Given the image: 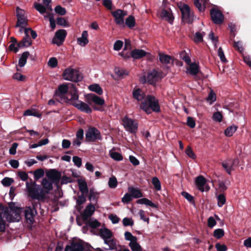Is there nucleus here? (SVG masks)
<instances>
[{
	"instance_id": "f257e3e1",
	"label": "nucleus",
	"mask_w": 251,
	"mask_h": 251,
	"mask_svg": "<svg viewBox=\"0 0 251 251\" xmlns=\"http://www.w3.org/2000/svg\"><path fill=\"white\" fill-rule=\"evenodd\" d=\"M132 94L135 99L141 101L140 107L147 113H151V110L155 112L160 111L158 100L154 97L151 95L146 97L144 92L139 89H134Z\"/></svg>"
},
{
	"instance_id": "f03ea898",
	"label": "nucleus",
	"mask_w": 251,
	"mask_h": 251,
	"mask_svg": "<svg viewBox=\"0 0 251 251\" xmlns=\"http://www.w3.org/2000/svg\"><path fill=\"white\" fill-rule=\"evenodd\" d=\"M55 97L57 100L60 99V102H70L71 101L78 99L77 90L75 85L72 83L62 84L58 86L55 93Z\"/></svg>"
},
{
	"instance_id": "7ed1b4c3",
	"label": "nucleus",
	"mask_w": 251,
	"mask_h": 251,
	"mask_svg": "<svg viewBox=\"0 0 251 251\" xmlns=\"http://www.w3.org/2000/svg\"><path fill=\"white\" fill-rule=\"evenodd\" d=\"M26 189L28 195L33 199L40 200L43 199L45 196L44 190L40 186L37 185L36 182H33L32 180L30 182H26Z\"/></svg>"
},
{
	"instance_id": "20e7f679",
	"label": "nucleus",
	"mask_w": 251,
	"mask_h": 251,
	"mask_svg": "<svg viewBox=\"0 0 251 251\" xmlns=\"http://www.w3.org/2000/svg\"><path fill=\"white\" fill-rule=\"evenodd\" d=\"M3 213H5V219L9 222H18L20 219V213L21 209L17 207H13L10 205L9 208H1Z\"/></svg>"
},
{
	"instance_id": "39448f33",
	"label": "nucleus",
	"mask_w": 251,
	"mask_h": 251,
	"mask_svg": "<svg viewBox=\"0 0 251 251\" xmlns=\"http://www.w3.org/2000/svg\"><path fill=\"white\" fill-rule=\"evenodd\" d=\"M63 77L65 80L73 82L80 81L83 78L78 71L72 68L66 69L63 73Z\"/></svg>"
},
{
	"instance_id": "423d86ee",
	"label": "nucleus",
	"mask_w": 251,
	"mask_h": 251,
	"mask_svg": "<svg viewBox=\"0 0 251 251\" xmlns=\"http://www.w3.org/2000/svg\"><path fill=\"white\" fill-rule=\"evenodd\" d=\"M86 140L87 142H95L97 140H101L102 137L100 131L94 127L88 128L85 134Z\"/></svg>"
},
{
	"instance_id": "0eeeda50",
	"label": "nucleus",
	"mask_w": 251,
	"mask_h": 251,
	"mask_svg": "<svg viewBox=\"0 0 251 251\" xmlns=\"http://www.w3.org/2000/svg\"><path fill=\"white\" fill-rule=\"evenodd\" d=\"M182 14V19L183 22L191 23L194 20V15L190 11V7L187 4H183L180 6Z\"/></svg>"
},
{
	"instance_id": "6e6552de",
	"label": "nucleus",
	"mask_w": 251,
	"mask_h": 251,
	"mask_svg": "<svg viewBox=\"0 0 251 251\" xmlns=\"http://www.w3.org/2000/svg\"><path fill=\"white\" fill-rule=\"evenodd\" d=\"M123 125L127 131L131 133L136 132L138 128V124L134 121L125 117L123 119Z\"/></svg>"
},
{
	"instance_id": "1a4fd4ad",
	"label": "nucleus",
	"mask_w": 251,
	"mask_h": 251,
	"mask_svg": "<svg viewBox=\"0 0 251 251\" xmlns=\"http://www.w3.org/2000/svg\"><path fill=\"white\" fill-rule=\"evenodd\" d=\"M65 29H59L56 31L55 36L52 40V43L59 46L63 44L67 35Z\"/></svg>"
},
{
	"instance_id": "9d476101",
	"label": "nucleus",
	"mask_w": 251,
	"mask_h": 251,
	"mask_svg": "<svg viewBox=\"0 0 251 251\" xmlns=\"http://www.w3.org/2000/svg\"><path fill=\"white\" fill-rule=\"evenodd\" d=\"M238 164V159H227L222 162V166L228 174H230L231 172L235 169Z\"/></svg>"
},
{
	"instance_id": "9b49d317",
	"label": "nucleus",
	"mask_w": 251,
	"mask_h": 251,
	"mask_svg": "<svg viewBox=\"0 0 251 251\" xmlns=\"http://www.w3.org/2000/svg\"><path fill=\"white\" fill-rule=\"evenodd\" d=\"M195 183L198 189L201 192H207L210 190V187L206 184V179L201 176L196 177Z\"/></svg>"
},
{
	"instance_id": "f8f14e48",
	"label": "nucleus",
	"mask_w": 251,
	"mask_h": 251,
	"mask_svg": "<svg viewBox=\"0 0 251 251\" xmlns=\"http://www.w3.org/2000/svg\"><path fill=\"white\" fill-rule=\"evenodd\" d=\"M69 103L73 104L75 107L80 110L82 112L86 113H91L92 109L86 103L80 100L71 101Z\"/></svg>"
},
{
	"instance_id": "ddd939ff",
	"label": "nucleus",
	"mask_w": 251,
	"mask_h": 251,
	"mask_svg": "<svg viewBox=\"0 0 251 251\" xmlns=\"http://www.w3.org/2000/svg\"><path fill=\"white\" fill-rule=\"evenodd\" d=\"M210 15L212 20L215 24H220L224 21V15L218 9L212 8L210 10Z\"/></svg>"
},
{
	"instance_id": "4468645a",
	"label": "nucleus",
	"mask_w": 251,
	"mask_h": 251,
	"mask_svg": "<svg viewBox=\"0 0 251 251\" xmlns=\"http://www.w3.org/2000/svg\"><path fill=\"white\" fill-rule=\"evenodd\" d=\"M112 14L115 18L116 24L123 25L124 24V18L126 14L121 9H118L112 12Z\"/></svg>"
},
{
	"instance_id": "2eb2a0df",
	"label": "nucleus",
	"mask_w": 251,
	"mask_h": 251,
	"mask_svg": "<svg viewBox=\"0 0 251 251\" xmlns=\"http://www.w3.org/2000/svg\"><path fill=\"white\" fill-rule=\"evenodd\" d=\"M37 212L34 207L32 208L30 207H26L25 211V215L27 222L32 223L34 220V217L36 215Z\"/></svg>"
},
{
	"instance_id": "dca6fc26",
	"label": "nucleus",
	"mask_w": 251,
	"mask_h": 251,
	"mask_svg": "<svg viewBox=\"0 0 251 251\" xmlns=\"http://www.w3.org/2000/svg\"><path fill=\"white\" fill-rule=\"evenodd\" d=\"M160 17L162 19L168 21L169 23L173 24L174 17L171 8L163 9L161 12Z\"/></svg>"
},
{
	"instance_id": "f3484780",
	"label": "nucleus",
	"mask_w": 251,
	"mask_h": 251,
	"mask_svg": "<svg viewBox=\"0 0 251 251\" xmlns=\"http://www.w3.org/2000/svg\"><path fill=\"white\" fill-rule=\"evenodd\" d=\"M87 99L89 104H91V101H93L95 104L102 105L104 103V100L103 99L96 95L94 94H88L87 96Z\"/></svg>"
},
{
	"instance_id": "a211bd4d",
	"label": "nucleus",
	"mask_w": 251,
	"mask_h": 251,
	"mask_svg": "<svg viewBox=\"0 0 251 251\" xmlns=\"http://www.w3.org/2000/svg\"><path fill=\"white\" fill-rule=\"evenodd\" d=\"M159 78V75L157 71L153 70L150 72L147 75V82L154 85Z\"/></svg>"
},
{
	"instance_id": "6ab92c4d",
	"label": "nucleus",
	"mask_w": 251,
	"mask_h": 251,
	"mask_svg": "<svg viewBox=\"0 0 251 251\" xmlns=\"http://www.w3.org/2000/svg\"><path fill=\"white\" fill-rule=\"evenodd\" d=\"M186 73L192 75H196L199 72L200 68L198 64L195 63H190L188 64Z\"/></svg>"
},
{
	"instance_id": "aec40b11",
	"label": "nucleus",
	"mask_w": 251,
	"mask_h": 251,
	"mask_svg": "<svg viewBox=\"0 0 251 251\" xmlns=\"http://www.w3.org/2000/svg\"><path fill=\"white\" fill-rule=\"evenodd\" d=\"M83 245L79 243H72L71 245L66 246L65 251H83Z\"/></svg>"
},
{
	"instance_id": "412c9836",
	"label": "nucleus",
	"mask_w": 251,
	"mask_h": 251,
	"mask_svg": "<svg viewBox=\"0 0 251 251\" xmlns=\"http://www.w3.org/2000/svg\"><path fill=\"white\" fill-rule=\"evenodd\" d=\"M88 37V34L87 31H83L82 33L81 36L77 39L78 45L82 47L85 46L89 42Z\"/></svg>"
},
{
	"instance_id": "4be33fe9",
	"label": "nucleus",
	"mask_w": 251,
	"mask_h": 251,
	"mask_svg": "<svg viewBox=\"0 0 251 251\" xmlns=\"http://www.w3.org/2000/svg\"><path fill=\"white\" fill-rule=\"evenodd\" d=\"M147 52L143 50L135 49L130 52V56L134 59H139L146 56Z\"/></svg>"
},
{
	"instance_id": "5701e85b",
	"label": "nucleus",
	"mask_w": 251,
	"mask_h": 251,
	"mask_svg": "<svg viewBox=\"0 0 251 251\" xmlns=\"http://www.w3.org/2000/svg\"><path fill=\"white\" fill-rule=\"evenodd\" d=\"M77 183L79 187V190L82 194H86L88 192V188L87 184L84 179H78Z\"/></svg>"
},
{
	"instance_id": "b1692460",
	"label": "nucleus",
	"mask_w": 251,
	"mask_h": 251,
	"mask_svg": "<svg viewBox=\"0 0 251 251\" xmlns=\"http://www.w3.org/2000/svg\"><path fill=\"white\" fill-rule=\"evenodd\" d=\"M208 0H194V4L199 11L203 12L205 8V5Z\"/></svg>"
},
{
	"instance_id": "393cba45",
	"label": "nucleus",
	"mask_w": 251,
	"mask_h": 251,
	"mask_svg": "<svg viewBox=\"0 0 251 251\" xmlns=\"http://www.w3.org/2000/svg\"><path fill=\"white\" fill-rule=\"evenodd\" d=\"M32 41L30 36L28 35H25V37L23 40L19 42L17 46L19 48H21L24 47H29L31 44Z\"/></svg>"
},
{
	"instance_id": "a878e982",
	"label": "nucleus",
	"mask_w": 251,
	"mask_h": 251,
	"mask_svg": "<svg viewBox=\"0 0 251 251\" xmlns=\"http://www.w3.org/2000/svg\"><path fill=\"white\" fill-rule=\"evenodd\" d=\"M47 176L53 181H58L60 177V173L55 170H50L47 174Z\"/></svg>"
},
{
	"instance_id": "bb28decb",
	"label": "nucleus",
	"mask_w": 251,
	"mask_h": 251,
	"mask_svg": "<svg viewBox=\"0 0 251 251\" xmlns=\"http://www.w3.org/2000/svg\"><path fill=\"white\" fill-rule=\"evenodd\" d=\"M128 191L130 192L131 196L135 199L142 198L143 194L141 191L138 188L133 187H129L128 189Z\"/></svg>"
},
{
	"instance_id": "cd10ccee",
	"label": "nucleus",
	"mask_w": 251,
	"mask_h": 251,
	"mask_svg": "<svg viewBox=\"0 0 251 251\" xmlns=\"http://www.w3.org/2000/svg\"><path fill=\"white\" fill-rule=\"evenodd\" d=\"M100 233L101 238L104 240V241L105 240L111 238L112 236L111 231L106 228H101Z\"/></svg>"
},
{
	"instance_id": "c85d7f7f",
	"label": "nucleus",
	"mask_w": 251,
	"mask_h": 251,
	"mask_svg": "<svg viewBox=\"0 0 251 251\" xmlns=\"http://www.w3.org/2000/svg\"><path fill=\"white\" fill-rule=\"evenodd\" d=\"M42 185H43V188L45 190L46 193H49V191L52 189V182L46 178L43 179Z\"/></svg>"
},
{
	"instance_id": "c756f323",
	"label": "nucleus",
	"mask_w": 251,
	"mask_h": 251,
	"mask_svg": "<svg viewBox=\"0 0 251 251\" xmlns=\"http://www.w3.org/2000/svg\"><path fill=\"white\" fill-rule=\"evenodd\" d=\"M29 55V53L28 51H25L22 53L18 62V65L20 67H23L25 65Z\"/></svg>"
},
{
	"instance_id": "7c9ffc66",
	"label": "nucleus",
	"mask_w": 251,
	"mask_h": 251,
	"mask_svg": "<svg viewBox=\"0 0 251 251\" xmlns=\"http://www.w3.org/2000/svg\"><path fill=\"white\" fill-rule=\"evenodd\" d=\"M5 213H3L1 208H0V232L3 231L5 228Z\"/></svg>"
},
{
	"instance_id": "2f4dec72",
	"label": "nucleus",
	"mask_w": 251,
	"mask_h": 251,
	"mask_svg": "<svg viewBox=\"0 0 251 251\" xmlns=\"http://www.w3.org/2000/svg\"><path fill=\"white\" fill-rule=\"evenodd\" d=\"M137 203L140 204H145L151 207H156V205L154 203L147 198L140 199L137 201Z\"/></svg>"
},
{
	"instance_id": "473e14b6",
	"label": "nucleus",
	"mask_w": 251,
	"mask_h": 251,
	"mask_svg": "<svg viewBox=\"0 0 251 251\" xmlns=\"http://www.w3.org/2000/svg\"><path fill=\"white\" fill-rule=\"evenodd\" d=\"M238 127L235 125H232L227 127L225 130V134L226 136L230 137L237 130Z\"/></svg>"
},
{
	"instance_id": "72a5a7b5",
	"label": "nucleus",
	"mask_w": 251,
	"mask_h": 251,
	"mask_svg": "<svg viewBox=\"0 0 251 251\" xmlns=\"http://www.w3.org/2000/svg\"><path fill=\"white\" fill-rule=\"evenodd\" d=\"M26 17L17 18V22L15 25L16 27H25L27 25Z\"/></svg>"
},
{
	"instance_id": "f704fd0d",
	"label": "nucleus",
	"mask_w": 251,
	"mask_h": 251,
	"mask_svg": "<svg viewBox=\"0 0 251 251\" xmlns=\"http://www.w3.org/2000/svg\"><path fill=\"white\" fill-rule=\"evenodd\" d=\"M159 55V60L163 64H169L172 60V57L168 55L160 53Z\"/></svg>"
},
{
	"instance_id": "c9c22d12",
	"label": "nucleus",
	"mask_w": 251,
	"mask_h": 251,
	"mask_svg": "<svg viewBox=\"0 0 251 251\" xmlns=\"http://www.w3.org/2000/svg\"><path fill=\"white\" fill-rule=\"evenodd\" d=\"M104 242L109 247V248L107 249V250H113L116 249V243L114 239L110 238L108 239L105 240Z\"/></svg>"
},
{
	"instance_id": "e433bc0d",
	"label": "nucleus",
	"mask_w": 251,
	"mask_h": 251,
	"mask_svg": "<svg viewBox=\"0 0 251 251\" xmlns=\"http://www.w3.org/2000/svg\"><path fill=\"white\" fill-rule=\"evenodd\" d=\"M89 89L91 91L95 92L98 94L99 95H101L103 92L101 88L98 84H94L90 85L89 86Z\"/></svg>"
},
{
	"instance_id": "4c0bfd02",
	"label": "nucleus",
	"mask_w": 251,
	"mask_h": 251,
	"mask_svg": "<svg viewBox=\"0 0 251 251\" xmlns=\"http://www.w3.org/2000/svg\"><path fill=\"white\" fill-rule=\"evenodd\" d=\"M151 182L154 188L156 191H160L161 189V183L159 179L157 177H153L152 178Z\"/></svg>"
},
{
	"instance_id": "58836bf2",
	"label": "nucleus",
	"mask_w": 251,
	"mask_h": 251,
	"mask_svg": "<svg viewBox=\"0 0 251 251\" xmlns=\"http://www.w3.org/2000/svg\"><path fill=\"white\" fill-rule=\"evenodd\" d=\"M129 246L131 248L132 251H142L141 246L137 243V241L133 242H130Z\"/></svg>"
},
{
	"instance_id": "ea45409f",
	"label": "nucleus",
	"mask_w": 251,
	"mask_h": 251,
	"mask_svg": "<svg viewBox=\"0 0 251 251\" xmlns=\"http://www.w3.org/2000/svg\"><path fill=\"white\" fill-rule=\"evenodd\" d=\"M95 209V208L93 205H91V204L88 205L86 207V208L84 210V216H85L86 217L91 216L92 215V214L93 213V212H94Z\"/></svg>"
},
{
	"instance_id": "a19ab883",
	"label": "nucleus",
	"mask_w": 251,
	"mask_h": 251,
	"mask_svg": "<svg viewBox=\"0 0 251 251\" xmlns=\"http://www.w3.org/2000/svg\"><path fill=\"white\" fill-rule=\"evenodd\" d=\"M218 205L219 207H222L226 203V199L225 196L223 194H219L217 196Z\"/></svg>"
},
{
	"instance_id": "79ce46f5",
	"label": "nucleus",
	"mask_w": 251,
	"mask_h": 251,
	"mask_svg": "<svg viewBox=\"0 0 251 251\" xmlns=\"http://www.w3.org/2000/svg\"><path fill=\"white\" fill-rule=\"evenodd\" d=\"M108 186L110 188H115L118 185V182L117 178L115 176H112L109 178L108 180Z\"/></svg>"
},
{
	"instance_id": "37998d69",
	"label": "nucleus",
	"mask_w": 251,
	"mask_h": 251,
	"mask_svg": "<svg viewBox=\"0 0 251 251\" xmlns=\"http://www.w3.org/2000/svg\"><path fill=\"white\" fill-rule=\"evenodd\" d=\"M179 57L187 64H189L191 63V59L188 54L185 52V51L181 52L179 54Z\"/></svg>"
},
{
	"instance_id": "c03bdc74",
	"label": "nucleus",
	"mask_w": 251,
	"mask_h": 251,
	"mask_svg": "<svg viewBox=\"0 0 251 251\" xmlns=\"http://www.w3.org/2000/svg\"><path fill=\"white\" fill-rule=\"evenodd\" d=\"M125 238L126 240L129 241L130 242H133L135 241H137V237L132 235V234L129 231L125 232Z\"/></svg>"
},
{
	"instance_id": "a18cd8bd",
	"label": "nucleus",
	"mask_w": 251,
	"mask_h": 251,
	"mask_svg": "<svg viewBox=\"0 0 251 251\" xmlns=\"http://www.w3.org/2000/svg\"><path fill=\"white\" fill-rule=\"evenodd\" d=\"M34 177L35 180H38V179L43 177L44 175V170L42 169H39L36 170L34 173Z\"/></svg>"
},
{
	"instance_id": "49530a36",
	"label": "nucleus",
	"mask_w": 251,
	"mask_h": 251,
	"mask_svg": "<svg viewBox=\"0 0 251 251\" xmlns=\"http://www.w3.org/2000/svg\"><path fill=\"white\" fill-rule=\"evenodd\" d=\"M206 100L208 102H209L210 104H212L213 102L216 101V96L214 92L211 90L210 92L208 95V96L206 98Z\"/></svg>"
},
{
	"instance_id": "de8ad7c7",
	"label": "nucleus",
	"mask_w": 251,
	"mask_h": 251,
	"mask_svg": "<svg viewBox=\"0 0 251 251\" xmlns=\"http://www.w3.org/2000/svg\"><path fill=\"white\" fill-rule=\"evenodd\" d=\"M135 19L132 16H129L126 20V24L129 28H132L135 25Z\"/></svg>"
},
{
	"instance_id": "09e8293b",
	"label": "nucleus",
	"mask_w": 251,
	"mask_h": 251,
	"mask_svg": "<svg viewBox=\"0 0 251 251\" xmlns=\"http://www.w3.org/2000/svg\"><path fill=\"white\" fill-rule=\"evenodd\" d=\"M225 232L223 229L218 228L214 231L213 236L217 239H220L224 235Z\"/></svg>"
},
{
	"instance_id": "8fccbe9b",
	"label": "nucleus",
	"mask_w": 251,
	"mask_h": 251,
	"mask_svg": "<svg viewBox=\"0 0 251 251\" xmlns=\"http://www.w3.org/2000/svg\"><path fill=\"white\" fill-rule=\"evenodd\" d=\"M14 182V180L12 178L5 177L1 181V184L5 187H8L11 185V184Z\"/></svg>"
},
{
	"instance_id": "3c124183",
	"label": "nucleus",
	"mask_w": 251,
	"mask_h": 251,
	"mask_svg": "<svg viewBox=\"0 0 251 251\" xmlns=\"http://www.w3.org/2000/svg\"><path fill=\"white\" fill-rule=\"evenodd\" d=\"M209 39H210L213 43L214 48H217V43L218 42V39L217 36H215L214 33L212 31H211L209 34Z\"/></svg>"
},
{
	"instance_id": "603ef678",
	"label": "nucleus",
	"mask_w": 251,
	"mask_h": 251,
	"mask_svg": "<svg viewBox=\"0 0 251 251\" xmlns=\"http://www.w3.org/2000/svg\"><path fill=\"white\" fill-rule=\"evenodd\" d=\"M212 118L214 121L220 123L222 121L223 115L220 112L217 111L213 113Z\"/></svg>"
},
{
	"instance_id": "864d4df0",
	"label": "nucleus",
	"mask_w": 251,
	"mask_h": 251,
	"mask_svg": "<svg viewBox=\"0 0 251 251\" xmlns=\"http://www.w3.org/2000/svg\"><path fill=\"white\" fill-rule=\"evenodd\" d=\"M25 35H28L29 36L30 35L34 39H35L37 36L36 32L30 28H25Z\"/></svg>"
},
{
	"instance_id": "5fc2aeb1",
	"label": "nucleus",
	"mask_w": 251,
	"mask_h": 251,
	"mask_svg": "<svg viewBox=\"0 0 251 251\" xmlns=\"http://www.w3.org/2000/svg\"><path fill=\"white\" fill-rule=\"evenodd\" d=\"M98 198V193L96 191H95L94 189H91L90 190V193H89V200L96 201Z\"/></svg>"
},
{
	"instance_id": "6e6d98bb",
	"label": "nucleus",
	"mask_w": 251,
	"mask_h": 251,
	"mask_svg": "<svg viewBox=\"0 0 251 251\" xmlns=\"http://www.w3.org/2000/svg\"><path fill=\"white\" fill-rule=\"evenodd\" d=\"M54 11L57 14L61 16L64 15L66 13L65 8L60 5L56 6L54 8Z\"/></svg>"
},
{
	"instance_id": "4d7b16f0",
	"label": "nucleus",
	"mask_w": 251,
	"mask_h": 251,
	"mask_svg": "<svg viewBox=\"0 0 251 251\" xmlns=\"http://www.w3.org/2000/svg\"><path fill=\"white\" fill-rule=\"evenodd\" d=\"M205 35L204 32H196L195 35L194 41L196 42H201L203 41V36Z\"/></svg>"
},
{
	"instance_id": "13d9d810",
	"label": "nucleus",
	"mask_w": 251,
	"mask_h": 251,
	"mask_svg": "<svg viewBox=\"0 0 251 251\" xmlns=\"http://www.w3.org/2000/svg\"><path fill=\"white\" fill-rule=\"evenodd\" d=\"M110 156L112 159L117 161H121L123 159L122 154L117 152H110Z\"/></svg>"
},
{
	"instance_id": "bf43d9fd",
	"label": "nucleus",
	"mask_w": 251,
	"mask_h": 251,
	"mask_svg": "<svg viewBox=\"0 0 251 251\" xmlns=\"http://www.w3.org/2000/svg\"><path fill=\"white\" fill-rule=\"evenodd\" d=\"M57 60L55 57H51L48 62L49 66L52 68L56 67L57 66Z\"/></svg>"
},
{
	"instance_id": "052dcab7",
	"label": "nucleus",
	"mask_w": 251,
	"mask_h": 251,
	"mask_svg": "<svg viewBox=\"0 0 251 251\" xmlns=\"http://www.w3.org/2000/svg\"><path fill=\"white\" fill-rule=\"evenodd\" d=\"M34 7L35 9L39 11L41 14H44L46 11V9L44 6L40 3H35Z\"/></svg>"
},
{
	"instance_id": "680f3d73",
	"label": "nucleus",
	"mask_w": 251,
	"mask_h": 251,
	"mask_svg": "<svg viewBox=\"0 0 251 251\" xmlns=\"http://www.w3.org/2000/svg\"><path fill=\"white\" fill-rule=\"evenodd\" d=\"M74 181V179L70 176H64L62 177L61 179V184H66L69 183H71Z\"/></svg>"
},
{
	"instance_id": "e2e57ef3",
	"label": "nucleus",
	"mask_w": 251,
	"mask_h": 251,
	"mask_svg": "<svg viewBox=\"0 0 251 251\" xmlns=\"http://www.w3.org/2000/svg\"><path fill=\"white\" fill-rule=\"evenodd\" d=\"M123 224L125 226H132L134 224V222L131 218H125L123 220Z\"/></svg>"
},
{
	"instance_id": "0e129e2a",
	"label": "nucleus",
	"mask_w": 251,
	"mask_h": 251,
	"mask_svg": "<svg viewBox=\"0 0 251 251\" xmlns=\"http://www.w3.org/2000/svg\"><path fill=\"white\" fill-rule=\"evenodd\" d=\"M73 161L75 165L78 168H80L82 165V160L81 158L75 156L73 157Z\"/></svg>"
},
{
	"instance_id": "69168bd1",
	"label": "nucleus",
	"mask_w": 251,
	"mask_h": 251,
	"mask_svg": "<svg viewBox=\"0 0 251 251\" xmlns=\"http://www.w3.org/2000/svg\"><path fill=\"white\" fill-rule=\"evenodd\" d=\"M13 78L17 80L23 81L25 80V76L20 73H16L13 75Z\"/></svg>"
},
{
	"instance_id": "338daca9",
	"label": "nucleus",
	"mask_w": 251,
	"mask_h": 251,
	"mask_svg": "<svg viewBox=\"0 0 251 251\" xmlns=\"http://www.w3.org/2000/svg\"><path fill=\"white\" fill-rule=\"evenodd\" d=\"M57 24L58 25L64 27H67L68 26L67 22L64 18L62 17H59L57 19Z\"/></svg>"
},
{
	"instance_id": "774afa93",
	"label": "nucleus",
	"mask_w": 251,
	"mask_h": 251,
	"mask_svg": "<svg viewBox=\"0 0 251 251\" xmlns=\"http://www.w3.org/2000/svg\"><path fill=\"white\" fill-rule=\"evenodd\" d=\"M115 73L119 76H122L128 75V72L124 69H120L119 68H115Z\"/></svg>"
}]
</instances>
